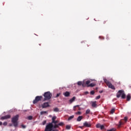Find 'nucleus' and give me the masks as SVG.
Wrapping results in <instances>:
<instances>
[{"label": "nucleus", "instance_id": "nucleus-42", "mask_svg": "<svg viewBox=\"0 0 131 131\" xmlns=\"http://www.w3.org/2000/svg\"><path fill=\"white\" fill-rule=\"evenodd\" d=\"M105 23H106V21H103V24H105Z\"/></svg>", "mask_w": 131, "mask_h": 131}, {"label": "nucleus", "instance_id": "nucleus-32", "mask_svg": "<svg viewBox=\"0 0 131 131\" xmlns=\"http://www.w3.org/2000/svg\"><path fill=\"white\" fill-rule=\"evenodd\" d=\"M100 98H101V96L99 95L96 97V99L99 100V99H100Z\"/></svg>", "mask_w": 131, "mask_h": 131}, {"label": "nucleus", "instance_id": "nucleus-8", "mask_svg": "<svg viewBox=\"0 0 131 131\" xmlns=\"http://www.w3.org/2000/svg\"><path fill=\"white\" fill-rule=\"evenodd\" d=\"M11 118V116L10 115H7L5 116L2 117L1 118V120H5L6 119H9Z\"/></svg>", "mask_w": 131, "mask_h": 131}, {"label": "nucleus", "instance_id": "nucleus-18", "mask_svg": "<svg viewBox=\"0 0 131 131\" xmlns=\"http://www.w3.org/2000/svg\"><path fill=\"white\" fill-rule=\"evenodd\" d=\"M56 119H57V117H56V116L53 117L52 118V121L51 123L54 122V121L55 120H56Z\"/></svg>", "mask_w": 131, "mask_h": 131}, {"label": "nucleus", "instance_id": "nucleus-41", "mask_svg": "<svg viewBox=\"0 0 131 131\" xmlns=\"http://www.w3.org/2000/svg\"><path fill=\"white\" fill-rule=\"evenodd\" d=\"M3 125V122H0V125Z\"/></svg>", "mask_w": 131, "mask_h": 131}, {"label": "nucleus", "instance_id": "nucleus-4", "mask_svg": "<svg viewBox=\"0 0 131 131\" xmlns=\"http://www.w3.org/2000/svg\"><path fill=\"white\" fill-rule=\"evenodd\" d=\"M120 97L121 99H125V94L123 90H119L117 94V98H120Z\"/></svg>", "mask_w": 131, "mask_h": 131}, {"label": "nucleus", "instance_id": "nucleus-26", "mask_svg": "<svg viewBox=\"0 0 131 131\" xmlns=\"http://www.w3.org/2000/svg\"><path fill=\"white\" fill-rule=\"evenodd\" d=\"M114 112H115V108L112 109L111 111V114H113V113H114Z\"/></svg>", "mask_w": 131, "mask_h": 131}, {"label": "nucleus", "instance_id": "nucleus-43", "mask_svg": "<svg viewBox=\"0 0 131 131\" xmlns=\"http://www.w3.org/2000/svg\"><path fill=\"white\" fill-rule=\"evenodd\" d=\"M52 131H58L57 129H56V130H53Z\"/></svg>", "mask_w": 131, "mask_h": 131}, {"label": "nucleus", "instance_id": "nucleus-9", "mask_svg": "<svg viewBox=\"0 0 131 131\" xmlns=\"http://www.w3.org/2000/svg\"><path fill=\"white\" fill-rule=\"evenodd\" d=\"M62 125H64V123L61 122L58 123V124L54 125V128H58V127H59V126H62Z\"/></svg>", "mask_w": 131, "mask_h": 131}, {"label": "nucleus", "instance_id": "nucleus-5", "mask_svg": "<svg viewBox=\"0 0 131 131\" xmlns=\"http://www.w3.org/2000/svg\"><path fill=\"white\" fill-rule=\"evenodd\" d=\"M103 80L106 83V85L110 89H112V90H115V86L114 85H112V83L110 82L107 79H103Z\"/></svg>", "mask_w": 131, "mask_h": 131}, {"label": "nucleus", "instance_id": "nucleus-27", "mask_svg": "<svg viewBox=\"0 0 131 131\" xmlns=\"http://www.w3.org/2000/svg\"><path fill=\"white\" fill-rule=\"evenodd\" d=\"M66 129H70L71 128V126L70 125H67L66 127Z\"/></svg>", "mask_w": 131, "mask_h": 131}, {"label": "nucleus", "instance_id": "nucleus-11", "mask_svg": "<svg viewBox=\"0 0 131 131\" xmlns=\"http://www.w3.org/2000/svg\"><path fill=\"white\" fill-rule=\"evenodd\" d=\"M84 126L86 127H91V125L90 123H88V122H85L83 124Z\"/></svg>", "mask_w": 131, "mask_h": 131}, {"label": "nucleus", "instance_id": "nucleus-23", "mask_svg": "<svg viewBox=\"0 0 131 131\" xmlns=\"http://www.w3.org/2000/svg\"><path fill=\"white\" fill-rule=\"evenodd\" d=\"M90 112H91V110L88 109L86 111L85 114H90Z\"/></svg>", "mask_w": 131, "mask_h": 131}, {"label": "nucleus", "instance_id": "nucleus-37", "mask_svg": "<svg viewBox=\"0 0 131 131\" xmlns=\"http://www.w3.org/2000/svg\"><path fill=\"white\" fill-rule=\"evenodd\" d=\"M21 127H23V128H26V126L24 125H21Z\"/></svg>", "mask_w": 131, "mask_h": 131}, {"label": "nucleus", "instance_id": "nucleus-2", "mask_svg": "<svg viewBox=\"0 0 131 131\" xmlns=\"http://www.w3.org/2000/svg\"><path fill=\"white\" fill-rule=\"evenodd\" d=\"M19 120V115H16L11 119V122L13 124L14 127L18 126V120Z\"/></svg>", "mask_w": 131, "mask_h": 131}, {"label": "nucleus", "instance_id": "nucleus-15", "mask_svg": "<svg viewBox=\"0 0 131 131\" xmlns=\"http://www.w3.org/2000/svg\"><path fill=\"white\" fill-rule=\"evenodd\" d=\"M82 118H83L82 116H79L77 119V121H81V119H82Z\"/></svg>", "mask_w": 131, "mask_h": 131}, {"label": "nucleus", "instance_id": "nucleus-20", "mask_svg": "<svg viewBox=\"0 0 131 131\" xmlns=\"http://www.w3.org/2000/svg\"><path fill=\"white\" fill-rule=\"evenodd\" d=\"M58 122H59V121L55 120L54 122H53L52 123H52V124H53V123H54V125H56V124H57V123H58Z\"/></svg>", "mask_w": 131, "mask_h": 131}, {"label": "nucleus", "instance_id": "nucleus-12", "mask_svg": "<svg viewBox=\"0 0 131 131\" xmlns=\"http://www.w3.org/2000/svg\"><path fill=\"white\" fill-rule=\"evenodd\" d=\"M63 95L64 96V97H69L70 96V93L68 91H67L63 93Z\"/></svg>", "mask_w": 131, "mask_h": 131}, {"label": "nucleus", "instance_id": "nucleus-22", "mask_svg": "<svg viewBox=\"0 0 131 131\" xmlns=\"http://www.w3.org/2000/svg\"><path fill=\"white\" fill-rule=\"evenodd\" d=\"M53 111L54 112H59V108L58 107L54 108Z\"/></svg>", "mask_w": 131, "mask_h": 131}, {"label": "nucleus", "instance_id": "nucleus-13", "mask_svg": "<svg viewBox=\"0 0 131 131\" xmlns=\"http://www.w3.org/2000/svg\"><path fill=\"white\" fill-rule=\"evenodd\" d=\"M76 99V97H75V96H74L72 99H71L69 100L70 103L71 104L72 103H73V102H74V101H75V99Z\"/></svg>", "mask_w": 131, "mask_h": 131}, {"label": "nucleus", "instance_id": "nucleus-19", "mask_svg": "<svg viewBox=\"0 0 131 131\" xmlns=\"http://www.w3.org/2000/svg\"><path fill=\"white\" fill-rule=\"evenodd\" d=\"M83 84V82H82V81H78V82H77V84L78 85H82V84Z\"/></svg>", "mask_w": 131, "mask_h": 131}, {"label": "nucleus", "instance_id": "nucleus-7", "mask_svg": "<svg viewBox=\"0 0 131 131\" xmlns=\"http://www.w3.org/2000/svg\"><path fill=\"white\" fill-rule=\"evenodd\" d=\"M42 100V96H37L35 97V99L33 100V104H37V103H38L39 101H41Z\"/></svg>", "mask_w": 131, "mask_h": 131}, {"label": "nucleus", "instance_id": "nucleus-24", "mask_svg": "<svg viewBox=\"0 0 131 131\" xmlns=\"http://www.w3.org/2000/svg\"><path fill=\"white\" fill-rule=\"evenodd\" d=\"M46 113H48L47 111H42L40 112V115H43V114H46Z\"/></svg>", "mask_w": 131, "mask_h": 131}, {"label": "nucleus", "instance_id": "nucleus-1", "mask_svg": "<svg viewBox=\"0 0 131 131\" xmlns=\"http://www.w3.org/2000/svg\"><path fill=\"white\" fill-rule=\"evenodd\" d=\"M95 85H96V84L94 83H91L90 80L83 81V84H82L83 88H85V86H87V88H94Z\"/></svg>", "mask_w": 131, "mask_h": 131}, {"label": "nucleus", "instance_id": "nucleus-36", "mask_svg": "<svg viewBox=\"0 0 131 131\" xmlns=\"http://www.w3.org/2000/svg\"><path fill=\"white\" fill-rule=\"evenodd\" d=\"M46 123H47V121L46 120L43 121L42 122L43 125H45V124H46Z\"/></svg>", "mask_w": 131, "mask_h": 131}, {"label": "nucleus", "instance_id": "nucleus-14", "mask_svg": "<svg viewBox=\"0 0 131 131\" xmlns=\"http://www.w3.org/2000/svg\"><path fill=\"white\" fill-rule=\"evenodd\" d=\"M97 103V101L92 102V107H93L94 108L97 107V103Z\"/></svg>", "mask_w": 131, "mask_h": 131}, {"label": "nucleus", "instance_id": "nucleus-45", "mask_svg": "<svg viewBox=\"0 0 131 131\" xmlns=\"http://www.w3.org/2000/svg\"><path fill=\"white\" fill-rule=\"evenodd\" d=\"M10 126H12V124H11V125H10Z\"/></svg>", "mask_w": 131, "mask_h": 131}, {"label": "nucleus", "instance_id": "nucleus-38", "mask_svg": "<svg viewBox=\"0 0 131 131\" xmlns=\"http://www.w3.org/2000/svg\"><path fill=\"white\" fill-rule=\"evenodd\" d=\"M124 120L125 121H127V118L126 117H124Z\"/></svg>", "mask_w": 131, "mask_h": 131}, {"label": "nucleus", "instance_id": "nucleus-40", "mask_svg": "<svg viewBox=\"0 0 131 131\" xmlns=\"http://www.w3.org/2000/svg\"><path fill=\"white\" fill-rule=\"evenodd\" d=\"M85 95H88L89 94V92H85Z\"/></svg>", "mask_w": 131, "mask_h": 131}, {"label": "nucleus", "instance_id": "nucleus-33", "mask_svg": "<svg viewBox=\"0 0 131 131\" xmlns=\"http://www.w3.org/2000/svg\"><path fill=\"white\" fill-rule=\"evenodd\" d=\"M76 114H78V115H81V112H78L76 113Z\"/></svg>", "mask_w": 131, "mask_h": 131}, {"label": "nucleus", "instance_id": "nucleus-28", "mask_svg": "<svg viewBox=\"0 0 131 131\" xmlns=\"http://www.w3.org/2000/svg\"><path fill=\"white\" fill-rule=\"evenodd\" d=\"M76 107H79V105H77L74 106L73 107V110H74V111H75V110H76Z\"/></svg>", "mask_w": 131, "mask_h": 131}, {"label": "nucleus", "instance_id": "nucleus-44", "mask_svg": "<svg viewBox=\"0 0 131 131\" xmlns=\"http://www.w3.org/2000/svg\"><path fill=\"white\" fill-rule=\"evenodd\" d=\"M80 128H82V126H79V127Z\"/></svg>", "mask_w": 131, "mask_h": 131}, {"label": "nucleus", "instance_id": "nucleus-25", "mask_svg": "<svg viewBox=\"0 0 131 131\" xmlns=\"http://www.w3.org/2000/svg\"><path fill=\"white\" fill-rule=\"evenodd\" d=\"M32 118H33V117L31 116H29L28 117V120H32Z\"/></svg>", "mask_w": 131, "mask_h": 131}, {"label": "nucleus", "instance_id": "nucleus-35", "mask_svg": "<svg viewBox=\"0 0 131 131\" xmlns=\"http://www.w3.org/2000/svg\"><path fill=\"white\" fill-rule=\"evenodd\" d=\"M7 124H8V123L7 122H4L3 123V125L4 126L7 125Z\"/></svg>", "mask_w": 131, "mask_h": 131}, {"label": "nucleus", "instance_id": "nucleus-6", "mask_svg": "<svg viewBox=\"0 0 131 131\" xmlns=\"http://www.w3.org/2000/svg\"><path fill=\"white\" fill-rule=\"evenodd\" d=\"M53 128H54V124L49 123L47 125L45 131H52L53 130Z\"/></svg>", "mask_w": 131, "mask_h": 131}, {"label": "nucleus", "instance_id": "nucleus-17", "mask_svg": "<svg viewBox=\"0 0 131 131\" xmlns=\"http://www.w3.org/2000/svg\"><path fill=\"white\" fill-rule=\"evenodd\" d=\"M74 118V115L71 116L68 118V120H71V119H73Z\"/></svg>", "mask_w": 131, "mask_h": 131}, {"label": "nucleus", "instance_id": "nucleus-10", "mask_svg": "<svg viewBox=\"0 0 131 131\" xmlns=\"http://www.w3.org/2000/svg\"><path fill=\"white\" fill-rule=\"evenodd\" d=\"M47 107H50V104H49V102H45L43 104H42V108H47Z\"/></svg>", "mask_w": 131, "mask_h": 131}, {"label": "nucleus", "instance_id": "nucleus-30", "mask_svg": "<svg viewBox=\"0 0 131 131\" xmlns=\"http://www.w3.org/2000/svg\"><path fill=\"white\" fill-rule=\"evenodd\" d=\"M105 128V127L103 125H101L100 126V129H104Z\"/></svg>", "mask_w": 131, "mask_h": 131}, {"label": "nucleus", "instance_id": "nucleus-39", "mask_svg": "<svg viewBox=\"0 0 131 131\" xmlns=\"http://www.w3.org/2000/svg\"><path fill=\"white\" fill-rule=\"evenodd\" d=\"M102 93H103V91H99V93L100 94H102Z\"/></svg>", "mask_w": 131, "mask_h": 131}, {"label": "nucleus", "instance_id": "nucleus-3", "mask_svg": "<svg viewBox=\"0 0 131 131\" xmlns=\"http://www.w3.org/2000/svg\"><path fill=\"white\" fill-rule=\"evenodd\" d=\"M43 96L45 97L43 101H49V100H51V98H52L53 95L50 92H47L44 93Z\"/></svg>", "mask_w": 131, "mask_h": 131}, {"label": "nucleus", "instance_id": "nucleus-21", "mask_svg": "<svg viewBox=\"0 0 131 131\" xmlns=\"http://www.w3.org/2000/svg\"><path fill=\"white\" fill-rule=\"evenodd\" d=\"M123 125V123L122 122V121H120L119 122V124L118 125V127H120V126H121V125Z\"/></svg>", "mask_w": 131, "mask_h": 131}, {"label": "nucleus", "instance_id": "nucleus-16", "mask_svg": "<svg viewBox=\"0 0 131 131\" xmlns=\"http://www.w3.org/2000/svg\"><path fill=\"white\" fill-rule=\"evenodd\" d=\"M127 101H130V94H128L127 96Z\"/></svg>", "mask_w": 131, "mask_h": 131}, {"label": "nucleus", "instance_id": "nucleus-31", "mask_svg": "<svg viewBox=\"0 0 131 131\" xmlns=\"http://www.w3.org/2000/svg\"><path fill=\"white\" fill-rule=\"evenodd\" d=\"M90 95H95V91H91Z\"/></svg>", "mask_w": 131, "mask_h": 131}, {"label": "nucleus", "instance_id": "nucleus-34", "mask_svg": "<svg viewBox=\"0 0 131 131\" xmlns=\"http://www.w3.org/2000/svg\"><path fill=\"white\" fill-rule=\"evenodd\" d=\"M60 95H61V93L57 94L56 96L55 97V98H58V97H59Z\"/></svg>", "mask_w": 131, "mask_h": 131}, {"label": "nucleus", "instance_id": "nucleus-29", "mask_svg": "<svg viewBox=\"0 0 131 131\" xmlns=\"http://www.w3.org/2000/svg\"><path fill=\"white\" fill-rule=\"evenodd\" d=\"M101 125V124H98L96 125V127L97 128H100Z\"/></svg>", "mask_w": 131, "mask_h": 131}]
</instances>
